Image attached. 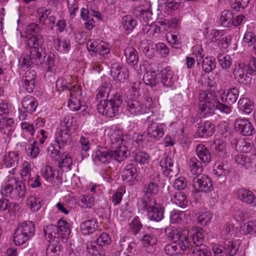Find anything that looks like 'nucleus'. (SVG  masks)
I'll list each match as a JSON object with an SVG mask.
<instances>
[{"label":"nucleus","mask_w":256,"mask_h":256,"mask_svg":"<svg viewBox=\"0 0 256 256\" xmlns=\"http://www.w3.org/2000/svg\"><path fill=\"white\" fill-rule=\"evenodd\" d=\"M166 232L168 237L176 239L183 254L186 251L192 256H211L210 249L202 244V229L195 228L192 231L167 228Z\"/></svg>","instance_id":"nucleus-1"},{"label":"nucleus","mask_w":256,"mask_h":256,"mask_svg":"<svg viewBox=\"0 0 256 256\" xmlns=\"http://www.w3.org/2000/svg\"><path fill=\"white\" fill-rule=\"evenodd\" d=\"M108 135L109 144L114 150H108L100 148L96 152L94 158L102 164H108L112 160L120 162L130 154L125 142L130 140L131 136L120 129L110 130Z\"/></svg>","instance_id":"nucleus-2"},{"label":"nucleus","mask_w":256,"mask_h":256,"mask_svg":"<svg viewBox=\"0 0 256 256\" xmlns=\"http://www.w3.org/2000/svg\"><path fill=\"white\" fill-rule=\"evenodd\" d=\"M42 30L40 26L36 24L32 23L26 26L25 32L29 36L27 40L29 48L27 50L38 56L40 55L45 60L46 48L44 38L40 34Z\"/></svg>","instance_id":"nucleus-3"},{"label":"nucleus","mask_w":256,"mask_h":256,"mask_svg":"<svg viewBox=\"0 0 256 256\" xmlns=\"http://www.w3.org/2000/svg\"><path fill=\"white\" fill-rule=\"evenodd\" d=\"M0 193L6 196H10L14 200H18L24 197L26 188L21 180L10 178L1 188Z\"/></svg>","instance_id":"nucleus-4"},{"label":"nucleus","mask_w":256,"mask_h":256,"mask_svg":"<svg viewBox=\"0 0 256 256\" xmlns=\"http://www.w3.org/2000/svg\"><path fill=\"white\" fill-rule=\"evenodd\" d=\"M122 100L118 94L114 95L110 100H101L97 106L100 114L108 118H113L118 114Z\"/></svg>","instance_id":"nucleus-5"},{"label":"nucleus","mask_w":256,"mask_h":256,"mask_svg":"<svg viewBox=\"0 0 256 256\" xmlns=\"http://www.w3.org/2000/svg\"><path fill=\"white\" fill-rule=\"evenodd\" d=\"M142 206L147 210L150 220L160 222L164 218V208L152 196H146L142 199Z\"/></svg>","instance_id":"nucleus-6"},{"label":"nucleus","mask_w":256,"mask_h":256,"mask_svg":"<svg viewBox=\"0 0 256 256\" xmlns=\"http://www.w3.org/2000/svg\"><path fill=\"white\" fill-rule=\"evenodd\" d=\"M45 60L40 55L34 54L26 50L18 58V66L23 70H26L31 66L32 64L38 65L42 64Z\"/></svg>","instance_id":"nucleus-7"},{"label":"nucleus","mask_w":256,"mask_h":256,"mask_svg":"<svg viewBox=\"0 0 256 256\" xmlns=\"http://www.w3.org/2000/svg\"><path fill=\"white\" fill-rule=\"evenodd\" d=\"M160 166L162 170V174L168 179L176 176L179 172L177 163L168 156L165 154L160 161Z\"/></svg>","instance_id":"nucleus-8"},{"label":"nucleus","mask_w":256,"mask_h":256,"mask_svg":"<svg viewBox=\"0 0 256 256\" xmlns=\"http://www.w3.org/2000/svg\"><path fill=\"white\" fill-rule=\"evenodd\" d=\"M192 186L196 192H209L214 189L212 180L204 174L194 176Z\"/></svg>","instance_id":"nucleus-9"},{"label":"nucleus","mask_w":256,"mask_h":256,"mask_svg":"<svg viewBox=\"0 0 256 256\" xmlns=\"http://www.w3.org/2000/svg\"><path fill=\"white\" fill-rule=\"evenodd\" d=\"M150 7V6H148V8L144 6H138L134 8L133 12L134 16L140 20L141 24L144 26L142 30L144 32L147 30L148 26H150V25H148V22L150 20L152 19V13Z\"/></svg>","instance_id":"nucleus-10"},{"label":"nucleus","mask_w":256,"mask_h":256,"mask_svg":"<svg viewBox=\"0 0 256 256\" xmlns=\"http://www.w3.org/2000/svg\"><path fill=\"white\" fill-rule=\"evenodd\" d=\"M126 102V110L130 114L136 116L146 113V108L138 98L131 96L128 97Z\"/></svg>","instance_id":"nucleus-11"},{"label":"nucleus","mask_w":256,"mask_h":256,"mask_svg":"<svg viewBox=\"0 0 256 256\" xmlns=\"http://www.w3.org/2000/svg\"><path fill=\"white\" fill-rule=\"evenodd\" d=\"M68 92L70 97L68 100V107L72 111L78 110L82 106L80 90L78 86H74Z\"/></svg>","instance_id":"nucleus-12"},{"label":"nucleus","mask_w":256,"mask_h":256,"mask_svg":"<svg viewBox=\"0 0 256 256\" xmlns=\"http://www.w3.org/2000/svg\"><path fill=\"white\" fill-rule=\"evenodd\" d=\"M70 132L64 127L58 128L54 134V144L59 149H63L64 146L71 142Z\"/></svg>","instance_id":"nucleus-13"},{"label":"nucleus","mask_w":256,"mask_h":256,"mask_svg":"<svg viewBox=\"0 0 256 256\" xmlns=\"http://www.w3.org/2000/svg\"><path fill=\"white\" fill-rule=\"evenodd\" d=\"M236 130L243 136H251L254 131L252 124L248 118H238L234 122Z\"/></svg>","instance_id":"nucleus-14"},{"label":"nucleus","mask_w":256,"mask_h":256,"mask_svg":"<svg viewBox=\"0 0 256 256\" xmlns=\"http://www.w3.org/2000/svg\"><path fill=\"white\" fill-rule=\"evenodd\" d=\"M165 125L164 124L151 122L147 128V135L151 138L159 140L164 135V128Z\"/></svg>","instance_id":"nucleus-15"},{"label":"nucleus","mask_w":256,"mask_h":256,"mask_svg":"<svg viewBox=\"0 0 256 256\" xmlns=\"http://www.w3.org/2000/svg\"><path fill=\"white\" fill-rule=\"evenodd\" d=\"M110 74L114 80L120 82H124L129 76L128 70L126 68H122L118 63L112 64Z\"/></svg>","instance_id":"nucleus-16"},{"label":"nucleus","mask_w":256,"mask_h":256,"mask_svg":"<svg viewBox=\"0 0 256 256\" xmlns=\"http://www.w3.org/2000/svg\"><path fill=\"white\" fill-rule=\"evenodd\" d=\"M236 198L243 202L250 205H255L256 196L250 190L240 188L238 189L236 192Z\"/></svg>","instance_id":"nucleus-17"},{"label":"nucleus","mask_w":256,"mask_h":256,"mask_svg":"<svg viewBox=\"0 0 256 256\" xmlns=\"http://www.w3.org/2000/svg\"><path fill=\"white\" fill-rule=\"evenodd\" d=\"M36 72L34 70H30L26 72L22 80V86L28 93L32 92L36 83Z\"/></svg>","instance_id":"nucleus-18"},{"label":"nucleus","mask_w":256,"mask_h":256,"mask_svg":"<svg viewBox=\"0 0 256 256\" xmlns=\"http://www.w3.org/2000/svg\"><path fill=\"white\" fill-rule=\"evenodd\" d=\"M234 74L235 78L240 83L244 85L249 84L252 81L251 76L248 70L239 64L234 70Z\"/></svg>","instance_id":"nucleus-19"},{"label":"nucleus","mask_w":256,"mask_h":256,"mask_svg":"<svg viewBox=\"0 0 256 256\" xmlns=\"http://www.w3.org/2000/svg\"><path fill=\"white\" fill-rule=\"evenodd\" d=\"M19 154L18 152H6L3 158L4 165L6 168H15L19 162Z\"/></svg>","instance_id":"nucleus-20"},{"label":"nucleus","mask_w":256,"mask_h":256,"mask_svg":"<svg viewBox=\"0 0 256 256\" xmlns=\"http://www.w3.org/2000/svg\"><path fill=\"white\" fill-rule=\"evenodd\" d=\"M124 54L127 63L132 66L137 64L138 61V54L137 50L132 46H128L124 49Z\"/></svg>","instance_id":"nucleus-21"},{"label":"nucleus","mask_w":256,"mask_h":256,"mask_svg":"<svg viewBox=\"0 0 256 256\" xmlns=\"http://www.w3.org/2000/svg\"><path fill=\"white\" fill-rule=\"evenodd\" d=\"M239 95V91L235 87L230 88L226 92H224L222 96V101L228 105L234 104Z\"/></svg>","instance_id":"nucleus-22"},{"label":"nucleus","mask_w":256,"mask_h":256,"mask_svg":"<svg viewBox=\"0 0 256 256\" xmlns=\"http://www.w3.org/2000/svg\"><path fill=\"white\" fill-rule=\"evenodd\" d=\"M196 154L199 159L204 163H209L212 160V155L208 148L203 144L197 146Z\"/></svg>","instance_id":"nucleus-23"},{"label":"nucleus","mask_w":256,"mask_h":256,"mask_svg":"<svg viewBox=\"0 0 256 256\" xmlns=\"http://www.w3.org/2000/svg\"><path fill=\"white\" fill-rule=\"evenodd\" d=\"M200 137L205 138L212 136L215 132L214 124L210 121H206L200 126L197 130Z\"/></svg>","instance_id":"nucleus-24"},{"label":"nucleus","mask_w":256,"mask_h":256,"mask_svg":"<svg viewBox=\"0 0 256 256\" xmlns=\"http://www.w3.org/2000/svg\"><path fill=\"white\" fill-rule=\"evenodd\" d=\"M122 176L124 180L130 182L137 177L136 168L132 164L126 165L122 172Z\"/></svg>","instance_id":"nucleus-25"},{"label":"nucleus","mask_w":256,"mask_h":256,"mask_svg":"<svg viewBox=\"0 0 256 256\" xmlns=\"http://www.w3.org/2000/svg\"><path fill=\"white\" fill-rule=\"evenodd\" d=\"M161 82L164 86L168 88L172 86L174 83L173 72L168 68H166L160 70Z\"/></svg>","instance_id":"nucleus-26"},{"label":"nucleus","mask_w":256,"mask_h":256,"mask_svg":"<svg viewBox=\"0 0 256 256\" xmlns=\"http://www.w3.org/2000/svg\"><path fill=\"white\" fill-rule=\"evenodd\" d=\"M54 46L56 50L62 53H68L71 48L70 42L66 38H56L54 40Z\"/></svg>","instance_id":"nucleus-27"},{"label":"nucleus","mask_w":256,"mask_h":256,"mask_svg":"<svg viewBox=\"0 0 256 256\" xmlns=\"http://www.w3.org/2000/svg\"><path fill=\"white\" fill-rule=\"evenodd\" d=\"M44 232L50 240H58V242H62V236L56 225L50 224L46 226L44 228Z\"/></svg>","instance_id":"nucleus-28"},{"label":"nucleus","mask_w":256,"mask_h":256,"mask_svg":"<svg viewBox=\"0 0 256 256\" xmlns=\"http://www.w3.org/2000/svg\"><path fill=\"white\" fill-rule=\"evenodd\" d=\"M86 248L88 253L94 256H105L106 255V248L94 242H88Z\"/></svg>","instance_id":"nucleus-29"},{"label":"nucleus","mask_w":256,"mask_h":256,"mask_svg":"<svg viewBox=\"0 0 256 256\" xmlns=\"http://www.w3.org/2000/svg\"><path fill=\"white\" fill-rule=\"evenodd\" d=\"M22 104L23 108L29 114H32L35 112L38 106L36 100L30 96L24 97L22 100Z\"/></svg>","instance_id":"nucleus-30"},{"label":"nucleus","mask_w":256,"mask_h":256,"mask_svg":"<svg viewBox=\"0 0 256 256\" xmlns=\"http://www.w3.org/2000/svg\"><path fill=\"white\" fill-rule=\"evenodd\" d=\"M15 125L12 118H2L0 119V132L4 134H9Z\"/></svg>","instance_id":"nucleus-31"},{"label":"nucleus","mask_w":256,"mask_h":256,"mask_svg":"<svg viewBox=\"0 0 256 256\" xmlns=\"http://www.w3.org/2000/svg\"><path fill=\"white\" fill-rule=\"evenodd\" d=\"M97 220L95 218H92L84 221L80 226V228L82 232L85 234H88L94 232L97 229Z\"/></svg>","instance_id":"nucleus-32"},{"label":"nucleus","mask_w":256,"mask_h":256,"mask_svg":"<svg viewBox=\"0 0 256 256\" xmlns=\"http://www.w3.org/2000/svg\"><path fill=\"white\" fill-rule=\"evenodd\" d=\"M56 226L62 236V242H66L70 233L68 223L65 220H59Z\"/></svg>","instance_id":"nucleus-33"},{"label":"nucleus","mask_w":256,"mask_h":256,"mask_svg":"<svg viewBox=\"0 0 256 256\" xmlns=\"http://www.w3.org/2000/svg\"><path fill=\"white\" fill-rule=\"evenodd\" d=\"M18 228L30 239L34 236L36 230L34 224L31 221L22 222Z\"/></svg>","instance_id":"nucleus-34"},{"label":"nucleus","mask_w":256,"mask_h":256,"mask_svg":"<svg viewBox=\"0 0 256 256\" xmlns=\"http://www.w3.org/2000/svg\"><path fill=\"white\" fill-rule=\"evenodd\" d=\"M238 108L242 112L249 114L254 108V103L247 98H241L238 102Z\"/></svg>","instance_id":"nucleus-35"},{"label":"nucleus","mask_w":256,"mask_h":256,"mask_svg":"<svg viewBox=\"0 0 256 256\" xmlns=\"http://www.w3.org/2000/svg\"><path fill=\"white\" fill-rule=\"evenodd\" d=\"M159 67L156 68V70H152L145 73L143 77V80L146 85L153 86L156 84L157 72L159 71Z\"/></svg>","instance_id":"nucleus-36"},{"label":"nucleus","mask_w":256,"mask_h":256,"mask_svg":"<svg viewBox=\"0 0 256 256\" xmlns=\"http://www.w3.org/2000/svg\"><path fill=\"white\" fill-rule=\"evenodd\" d=\"M166 36L168 42L172 48H180L181 47V37L176 32H169L166 34Z\"/></svg>","instance_id":"nucleus-37"},{"label":"nucleus","mask_w":256,"mask_h":256,"mask_svg":"<svg viewBox=\"0 0 256 256\" xmlns=\"http://www.w3.org/2000/svg\"><path fill=\"white\" fill-rule=\"evenodd\" d=\"M199 100L202 102H206L216 104L218 100L217 96L215 92L208 90H203L200 92Z\"/></svg>","instance_id":"nucleus-38"},{"label":"nucleus","mask_w":256,"mask_h":256,"mask_svg":"<svg viewBox=\"0 0 256 256\" xmlns=\"http://www.w3.org/2000/svg\"><path fill=\"white\" fill-rule=\"evenodd\" d=\"M220 22L224 27H230L232 26L234 22V14L232 11L224 10L221 12Z\"/></svg>","instance_id":"nucleus-39"},{"label":"nucleus","mask_w":256,"mask_h":256,"mask_svg":"<svg viewBox=\"0 0 256 256\" xmlns=\"http://www.w3.org/2000/svg\"><path fill=\"white\" fill-rule=\"evenodd\" d=\"M171 199L174 203L180 208H185L187 206L188 200L186 196L182 192H176Z\"/></svg>","instance_id":"nucleus-40"},{"label":"nucleus","mask_w":256,"mask_h":256,"mask_svg":"<svg viewBox=\"0 0 256 256\" xmlns=\"http://www.w3.org/2000/svg\"><path fill=\"white\" fill-rule=\"evenodd\" d=\"M58 240H50L46 248V256H58L60 251L61 246Z\"/></svg>","instance_id":"nucleus-41"},{"label":"nucleus","mask_w":256,"mask_h":256,"mask_svg":"<svg viewBox=\"0 0 256 256\" xmlns=\"http://www.w3.org/2000/svg\"><path fill=\"white\" fill-rule=\"evenodd\" d=\"M174 241L167 244L164 247L166 253L169 256H175L178 254H182L183 253L178 244L176 239H172Z\"/></svg>","instance_id":"nucleus-42"},{"label":"nucleus","mask_w":256,"mask_h":256,"mask_svg":"<svg viewBox=\"0 0 256 256\" xmlns=\"http://www.w3.org/2000/svg\"><path fill=\"white\" fill-rule=\"evenodd\" d=\"M224 254L234 256L238 250L239 243L231 240L226 242L224 244Z\"/></svg>","instance_id":"nucleus-43"},{"label":"nucleus","mask_w":256,"mask_h":256,"mask_svg":"<svg viewBox=\"0 0 256 256\" xmlns=\"http://www.w3.org/2000/svg\"><path fill=\"white\" fill-rule=\"evenodd\" d=\"M189 166L190 170L194 176H198L202 174H201L202 171V164L196 158L193 157L190 159Z\"/></svg>","instance_id":"nucleus-44"},{"label":"nucleus","mask_w":256,"mask_h":256,"mask_svg":"<svg viewBox=\"0 0 256 256\" xmlns=\"http://www.w3.org/2000/svg\"><path fill=\"white\" fill-rule=\"evenodd\" d=\"M112 85L110 82L104 83L98 89V93L96 96V98L99 100L100 98H107L111 91Z\"/></svg>","instance_id":"nucleus-45"},{"label":"nucleus","mask_w":256,"mask_h":256,"mask_svg":"<svg viewBox=\"0 0 256 256\" xmlns=\"http://www.w3.org/2000/svg\"><path fill=\"white\" fill-rule=\"evenodd\" d=\"M214 174L218 176H226L230 171L231 168L228 164L216 163L214 166Z\"/></svg>","instance_id":"nucleus-46"},{"label":"nucleus","mask_w":256,"mask_h":256,"mask_svg":"<svg viewBox=\"0 0 256 256\" xmlns=\"http://www.w3.org/2000/svg\"><path fill=\"white\" fill-rule=\"evenodd\" d=\"M215 58L214 57H206L202 63V69L206 73L212 72L216 68Z\"/></svg>","instance_id":"nucleus-47"},{"label":"nucleus","mask_w":256,"mask_h":256,"mask_svg":"<svg viewBox=\"0 0 256 256\" xmlns=\"http://www.w3.org/2000/svg\"><path fill=\"white\" fill-rule=\"evenodd\" d=\"M252 144L247 142L244 139L238 140L236 142V148L240 152H248L252 150Z\"/></svg>","instance_id":"nucleus-48"},{"label":"nucleus","mask_w":256,"mask_h":256,"mask_svg":"<svg viewBox=\"0 0 256 256\" xmlns=\"http://www.w3.org/2000/svg\"><path fill=\"white\" fill-rule=\"evenodd\" d=\"M26 152L28 156L32 158H36L40 153L39 148L36 141H34L32 144L26 146Z\"/></svg>","instance_id":"nucleus-49"},{"label":"nucleus","mask_w":256,"mask_h":256,"mask_svg":"<svg viewBox=\"0 0 256 256\" xmlns=\"http://www.w3.org/2000/svg\"><path fill=\"white\" fill-rule=\"evenodd\" d=\"M30 238L27 237L21 230L18 228H16L14 234V242L16 246H20L24 244Z\"/></svg>","instance_id":"nucleus-50"},{"label":"nucleus","mask_w":256,"mask_h":256,"mask_svg":"<svg viewBox=\"0 0 256 256\" xmlns=\"http://www.w3.org/2000/svg\"><path fill=\"white\" fill-rule=\"evenodd\" d=\"M76 124V122L74 118L72 115H68L66 116L61 123L60 128L64 127L66 130H68L69 132L75 128L74 127Z\"/></svg>","instance_id":"nucleus-51"},{"label":"nucleus","mask_w":256,"mask_h":256,"mask_svg":"<svg viewBox=\"0 0 256 256\" xmlns=\"http://www.w3.org/2000/svg\"><path fill=\"white\" fill-rule=\"evenodd\" d=\"M78 202L81 207L91 208L94 205V200L90 195H83L79 198Z\"/></svg>","instance_id":"nucleus-52"},{"label":"nucleus","mask_w":256,"mask_h":256,"mask_svg":"<svg viewBox=\"0 0 256 256\" xmlns=\"http://www.w3.org/2000/svg\"><path fill=\"white\" fill-rule=\"evenodd\" d=\"M186 214L182 211L173 210L170 214V220L172 224L181 223L185 218Z\"/></svg>","instance_id":"nucleus-53"},{"label":"nucleus","mask_w":256,"mask_h":256,"mask_svg":"<svg viewBox=\"0 0 256 256\" xmlns=\"http://www.w3.org/2000/svg\"><path fill=\"white\" fill-rule=\"evenodd\" d=\"M122 22L124 29L132 30L136 25V22L130 15H126L122 17Z\"/></svg>","instance_id":"nucleus-54"},{"label":"nucleus","mask_w":256,"mask_h":256,"mask_svg":"<svg viewBox=\"0 0 256 256\" xmlns=\"http://www.w3.org/2000/svg\"><path fill=\"white\" fill-rule=\"evenodd\" d=\"M240 230L244 234L255 233L256 232V221H248L240 226Z\"/></svg>","instance_id":"nucleus-55"},{"label":"nucleus","mask_w":256,"mask_h":256,"mask_svg":"<svg viewBox=\"0 0 256 256\" xmlns=\"http://www.w3.org/2000/svg\"><path fill=\"white\" fill-rule=\"evenodd\" d=\"M72 164V158L68 154H62V160L58 164V166L60 168H64V170L68 171L71 170Z\"/></svg>","instance_id":"nucleus-56"},{"label":"nucleus","mask_w":256,"mask_h":256,"mask_svg":"<svg viewBox=\"0 0 256 256\" xmlns=\"http://www.w3.org/2000/svg\"><path fill=\"white\" fill-rule=\"evenodd\" d=\"M215 150L217 156L220 158H224L227 156L226 145L225 142H220V140L215 142Z\"/></svg>","instance_id":"nucleus-57"},{"label":"nucleus","mask_w":256,"mask_h":256,"mask_svg":"<svg viewBox=\"0 0 256 256\" xmlns=\"http://www.w3.org/2000/svg\"><path fill=\"white\" fill-rule=\"evenodd\" d=\"M42 200L34 196H31L27 199V204L32 211L36 212L42 206Z\"/></svg>","instance_id":"nucleus-58"},{"label":"nucleus","mask_w":256,"mask_h":256,"mask_svg":"<svg viewBox=\"0 0 256 256\" xmlns=\"http://www.w3.org/2000/svg\"><path fill=\"white\" fill-rule=\"evenodd\" d=\"M41 174L48 182H52L54 180L55 174L52 167L50 166H44L41 170Z\"/></svg>","instance_id":"nucleus-59"},{"label":"nucleus","mask_w":256,"mask_h":256,"mask_svg":"<svg viewBox=\"0 0 256 256\" xmlns=\"http://www.w3.org/2000/svg\"><path fill=\"white\" fill-rule=\"evenodd\" d=\"M56 88L58 91H64L67 90V95L69 94L68 91L70 90L72 86L68 84L64 78H58L56 83Z\"/></svg>","instance_id":"nucleus-60"},{"label":"nucleus","mask_w":256,"mask_h":256,"mask_svg":"<svg viewBox=\"0 0 256 256\" xmlns=\"http://www.w3.org/2000/svg\"><path fill=\"white\" fill-rule=\"evenodd\" d=\"M218 59L223 68H228L232 66V59L229 55L219 54L218 56Z\"/></svg>","instance_id":"nucleus-61"},{"label":"nucleus","mask_w":256,"mask_h":256,"mask_svg":"<svg viewBox=\"0 0 256 256\" xmlns=\"http://www.w3.org/2000/svg\"><path fill=\"white\" fill-rule=\"evenodd\" d=\"M150 159L149 154L144 152H137L134 158L136 162L140 164H147L148 163Z\"/></svg>","instance_id":"nucleus-62"},{"label":"nucleus","mask_w":256,"mask_h":256,"mask_svg":"<svg viewBox=\"0 0 256 256\" xmlns=\"http://www.w3.org/2000/svg\"><path fill=\"white\" fill-rule=\"evenodd\" d=\"M235 162L238 165H240L245 168H248L250 166V158L246 155L243 154H239L235 157Z\"/></svg>","instance_id":"nucleus-63"},{"label":"nucleus","mask_w":256,"mask_h":256,"mask_svg":"<svg viewBox=\"0 0 256 256\" xmlns=\"http://www.w3.org/2000/svg\"><path fill=\"white\" fill-rule=\"evenodd\" d=\"M143 244L145 246L154 245L157 242L156 236L152 233H147L142 236Z\"/></svg>","instance_id":"nucleus-64"}]
</instances>
